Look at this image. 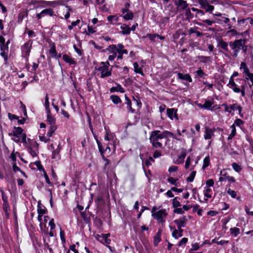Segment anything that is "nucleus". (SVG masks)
Wrapping results in <instances>:
<instances>
[{
    "label": "nucleus",
    "instance_id": "obj_58",
    "mask_svg": "<svg viewBox=\"0 0 253 253\" xmlns=\"http://www.w3.org/2000/svg\"><path fill=\"white\" fill-rule=\"evenodd\" d=\"M206 184L207 185L206 187H212L214 184V181L212 179H209L206 181Z\"/></svg>",
    "mask_w": 253,
    "mask_h": 253
},
{
    "label": "nucleus",
    "instance_id": "obj_29",
    "mask_svg": "<svg viewBox=\"0 0 253 253\" xmlns=\"http://www.w3.org/2000/svg\"><path fill=\"white\" fill-rule=\"evenodd\" d=\"M125 100H126L125 103L127 105V109L128 110V111L132 113H135V110L133 109L131 107V100L126 96V95H125Z\"/></svg>",
    "mask_w": 253,
    "mask_h": 253
},
{
    "label": "nucleus",
    "instance_id": "obj_19",
    "mask_svg": "<svg viewBox=\"0 0 253 253\" xmlns=\"http://www.w3.org/2000/svg\"><path fill=\"white\" fill-rule=\"evenodd\" d=\"M178 78L180 80H183L188 81L189 83L192 82V79L188 74H182L181 73H177Z\"/></svg>",
    "mask_w": 253,
    "mask_h": 253
},
{
    "label": "nucleus",
    "instance_id": "obj_59",
    "mask_svg": "<svg viewBox=\"0 0 253 253\" xmlns=\"http://www.w3.org/2000/svg\"><path fill=\"white\" fill-rule=\"evenodd\" d=\"M3 209L5 212H7L10 210V207L8 205V203H3Z\"/></svg>",
    "mask_w": 253,
    "mask_h": 253
},
{
    "label": "nucleus",
    "instance_id": "obj_54",
    "mask_svg": "<svg viewBox=\"0 0 253 253\" xmlns=\"http://www.w3.org/2000/svg\"><path fill=\"white\" fill-rule=\"evenodd\" d=\"M107 20L109 23L114 24L118 20L117 17H107Z\"/></svg>",
    "mask_w": 253,
    "mask_h": 253
},
{
    "label": "nucleus",
    "instance_id": "obj_41",
    "mask_svg": "<svg viewBox=\"0 0 253 253\" xmlns=\"http://www.w3.org/2000/svg\"><path fill=\"white\" fill-rule=\"evenodd\" d=\"M180 200L179 198L175 197L172 200V206L174 208L180 207L181 206V205L179 201Z\"/></svg>",
    "mask_w": 253,
    "mask_h": 253
},
{
    "label": "nucleus",
    "instance_id": "obj_37",
    "mask_svg": "<svg viewBox=\"0 0 253 253\" xmlns=\"http://www.w3.org/2000/svg\"><path fill=\"white\" fill-rule=\"evenodd\" d=\"M134 71L136 73L139 74L142 76L144 75L143 72L141 68L139 67V65L137 62L133 63Z\"/></svg>",
    "mask_w": 253,
    "mask_h": 253
},
{
    "label": "nucleus",
    "instance_id": "obj_48",
    "mask_svg": "<svg viewBox=\"0 0 253 253\" xmlns=\"http://www.w3.org/2000/svg\"><path fill=\"white\" fill-rule=\"evenodd\" d=\"M210 163V157L209 156L205 157L203 161V169H204L208 167Z\"/></svg>",
    "mask_w": 253,
    "mask_h": 253
},
{
    "label": "nucleus",
    "instance_id": "obj_18",
    "mask_svg": "<svg viewBox=\"0 0 253 253\" xmlns=\"http://www.w3.org/2000/svg\"><path fill=\"white\" fill-rule=\"evenodd\" d=\"M130 6V4L129 3H126L125 4V8H123L122 10L123 14L124 16H133V14L132 12L129 10V7Z\"/></svg>",
    "mask_w": 253,
    "mask_h": 253
},
{
    "label": "nucleus",
    "instance_id": "obj_56",
    "mask_svg": "<svg viewBox=\"0 0 253 253\" xmlns=\"http://www.w3.org/2000/svg\"><path fill=\"white\" fill-rule=\"evenodd\" d=\"M48 225H49V226L50 227L51 230H53V229H55L56 226H55V224L54 223V219L53 218H51L50 220V221H49V223H48Z\"/></svg>",
    "mask_w": 253,
    "mask_h": 253
},
{
    "label": "nucleus",
    "instance_id": "obj_11",
    "mask_svg": "<svg viewBox=\"0 0 253 253\" xmlns=\"http://www.w3.org/2000/svg\"><path fill=\"white\" fill-rule=\"evenodd\" d=\"M177 110L174 108L168 109L167 112L168 117L171 120H173L174 118L178 120V118L177 114Z\"/></svg>",
    "mask_w": 253,
    "mask_h": 253
},
{
    "label": "nucleus",
    "instance_id": "obj_50",
    "mask_svg": "<svg viewBox=\"0 0 253 253\" xmlns=\"http://www.w3.org/2000/svg\"><path fill=\"white\" fill-rule=\"evenodd\" d=\"M188 242V239L187 238H183L178 243L177 246H185L186 244Z\"/></svg>",
    "mask_w": 253,
    "mask_h": 253
},
{
    "label": "nucleus",
    "instance_id": "obj_7",
    "mask_svg": "<svg viewBox=\"0 0 253 253\" xmlns=\"http://www.w3.org/2000/svg\"><path fill=\"white\" fill-rule=\"evenodd\" d=\"M33 42L29 40L21 47L22 55L26 59H28L31 51Z\"/></svg>",
    "mask_w": 253,
    "mask_h": 253
},
{
    "label": "nucleus",
    "instance_id": "obj_49",
    "mask_svg": "<svg viewBox=\"0 0 253 253\" xmlns=\"http://www.w3.org/2000/svg\"><path fill=\"white\" fill-rule=\"evenodd\" d=\"M244 124V122L240 119H237L234 121V124H233L234 126H237L241 127L242 125Z\"/></svg>",
    "mask_w": 253,
    "mask_h": 253
},
{
    "label": "nucleus",
    "instance_id": "obj_46",
    "mask_svg": "<svg viewBox=\"0 0 253 253\" xmlns=\"http://www.w3.org/2000/svg\"><path fill=\"white\" fill-rule=\"evenodd\" d=\"M196 173V171H193L192 172H191L189 176L187 178V181L189 182H193L195 177Z\"/></svg>",
    "mask_w": 253,
    "mask_h": 253
},
{
    "label": "nucleus",
    "instance_id": "obj_14",
    "mask_svg": "<svg viewBox=\"0 0 253 253\" xmlns=\"http://www.w3.org/2000/svg\"><path fill=\"white\" fill-rule=\"evenodd\" d=\"M174 3L178 9H185L188 6V4L186 0H174Z\"/></svg>",
    "mask_w": 253,
    "mask_h": 253
},
{
    "label": "nucleus",
    "instance_id": "obj_36",
    "mask_svg": "<svg viewBox=\"0 0 253 253\" xmlns=\"http://www.w3.org/2000/svg\"><path fill=\"white\" fill-rule=\"evenodd\" d=\"M97 144H98V148H99V151L101 153L102 158L106 162V163L105 164V167H106L107 166V165H108L109 164V160L108 159H107V158H106L104 157V156L102 154L103 151H102V149L101 143L100 142H98V141H97Z\"/></svg>",
    "mask_w": 253,
    "mask_h": 253
},
{
    "label": "nucleus",
    "instance_id": "obj_52",
    "mask_svg": "<svg viewBox=\"0 0 253 253\" xmlns=\"http://www.w3.org/2000/svg\"><path fill=\"white\" fill-rule=\"evenodd\" d=\"M60 239L62 241V243L63 244L65 243L66 239H65V233H64V231L62 230L61 229V228H60Z\"/></svg>",
    "mask_w": 253,
    "mask_h": 253
},
{
    "label": "nucleus",
    "instance_id": "obj_5",
    "mask_svg": "<svg viewBox=\"0 0 253 253\" xmlns=\"http://www.w3.org/2000/svg\"><path fill=\"white\" fill-rule=\"evenodd\" d=\"M109 66L108 61L101 62L99 66L96 68V70L98 72V75H100V78H105L111 75L112 69L109 68Z\"/></svg>",
    "mask_w": 253,
    "mask_h": 253
},
{
    "label": "nucleus",
    "instance_id": "obj_47",
    "mask_svg": "<svg viewBox=\"0 0 253 253\" xmlns=\"http://www.w3.org/2000/svg\"><path fill=\"white\" fill-rule=\"evenodd\" d=\"M121 29L122 30V33L124 35H128L130 32V28L126 26H121Z\"/></svg>",
    "mask_w": 253,
    "mask_h": 253
},
{
    "label": "nucleus",
    "instance_id": "obj_1",
    "mask_svg": "<svg viewBox=\"0 0 253 253\" xmlns=\"http://www.w3.org/2000/svg\"><path fill=\"white\" fill-rule=\"evenodd\" d=\"M168 137H171L177 140L181 141V139L179 137L176 136L169 131L164 130L161 131L158 130H153L151 132L149 140L153 147L158 148H162L163 146L162 143L160 141V140Z\"/></svg>",
    "mask_w": 253,
    "mask_h": 253
},
{
    "label": "nucleus",
    "instance_id": "obj_8",
    "mask_svg": "<svg viewBox=\"0 0 253 253\" xmlns=\"http://www.w3.org/2000/svg\"><path fill=\"white\" fill-rule=\"evenodd\" d=\"M38 148L39 144L36 142H33L32 146H29L28 147V151L32 156V157L34 158L38 157Z\"/></svg>",
    "mask_w": 253,
    "mask_h": 253
},
{
    "label": "nucleus",
    "instance_id": "obj_12",
    "mask_svg": "<svg viewBox=\"0 0 253 253\" xmlns=\"http://www.w3.org/2000/svg\"><path fill=\"white\" fill-rule=\"evenodd\" d=\"M240 69L243 72V74L246 77H248L251 75L252 73L250 72L249 69L247 66L246 63L244 62H242L240 64Z\"/></svg>",
    "mask_w": 253,
    "mask_h": 253
},
{
    "label": "nucleus",
    "instance_id": "obj_51",
    "mask_svg": "<svg viewBox=\"0 0 253 253\" xmlns=\"http://www.w3.org/2000/svg\"><path fill=\"white\" fill-rule=\"evenodd\" d=\"M9 42V41H8L6 43L0 44V51H8V44Z\"/></svg>",
    "mask_w": 253,
    "mask_h": 253
},
{
    "label": "nucleus",
    "instance_id": "obj_27",
    "mask_svg": "<svg viewBox=\"0 0 253 253\" xmlns=\"http://www.w3.org/2000/svg\"><path fill=\"white\" fill-rule=\"evenodd\" d=\"M230 109H231V111H236L238 110L239 112V114L240 116H242L241 115L242 111V107L239 105L238 103H234L232 105H230Z\"/></svg>",
    "mask_w": 253,
    "mask_h": 253
},
{
    "label": "nucleus",
    "instance_id": "obj_35",
    "mask_svg": "<svg viewBox=\"0 0 253 253\" xmlns=\"http://www.w3.org/2000/svg\"><path fill=\"white\" fill-rule=\"evenodd\" d=\"M230 232L232 236L236 237L240 233V230L239 228L233 227L230 228Z\"/></svg>",
    "mask_w": 253,
    "mask_h": 253
},
{
    "label": "nucleus",
    "instance_id": "obj_30",
    "mask_svg": "<svg viewBox=\"0 0 253 253\" xmlns=\"http://www.w3.org/2000/svg\"><path fill=\"white\" fill-rule=\"evenodd\" d=\"M110 99L113 103L116 105L122 103V100L120 97L116 95H112L110 96Z\"/></svg>",
    "mask_w": 253,
    "mask_h": 253
},
{
    "label": "nucleus",
    "instance_id": "obj_57",
    "mask_svg": "<svg viewBox=\"0 0 253 253\" xmlns=\"http://www.w3.org/2000/svg\"><path fill=\"white\" fill-rule=\"evenodd\" d=\"M44 106L45 107V112L46 113H49L50 110L49 108V101L46 102L44 101Z\"/></svg>",
    "mask_w": 253,
    "mask_h": 253
},
{
    "label": "nucleus",
    "instance_id": "obj_20",
    "mask_svg": "<svg viewBox=\"0 0 253 253\" xmlns=\"http://www.w3.org/2000/svg\"><path fill=\"white\" fill-rule=\"evenodd\" d=\"M205 109L212 111V105L214 104V99L211 98V100H206L205 102Z\"/></svg>",
    "mask_w": 253,
    "mask_h": 253
},
{
    "label": "nucleus",
    "instance_id": "obj_28",
    "mask_svg": "<svg viewBox=\"0 0 253 253\" xmlns=\"http://www.w3.org/2000/svg\"><path fill=\"white\" fill-rule=\"evenodd\" d=\"M36 10L34 8H30L29 9H27L25 12V13L22 16H36Z\"/></svg>",
    "mask_w": 253,
    "mask_h": 253
},
{
    "label": "nucleus",
    "instance_id": "obj_64",
    "mask_svg": "<svg viewBox=\"0 0 253 253\" xmlns=\"http://www.w3.org/2000/svg\"><path fill=\"white\" fill-rule=\"evenodd\" d=\"M177 170L178 167L177 166H172L169 168L168 171L169 172H173L176 171Z\"/></svg>",
    "mask_w": 253,
    "mask_h": 253
},
{
    "label": "nucleus",
    "instance_id": "obj_39",
    "mask_svg": "<svg viewBox=\"0 0 253 253\" xmlns=\"http://www.w3.org/2000/svg\"><path fill=\"white\" fill-rule=\"evenodd\" d=\"M218 45L223 49H224L225 51L229 52V49L228 48V43L221 40L219 41L218 43Z\"/></svg>",
    "mask_w": 253,
    "mask_h": 253
},
{
    "label": "nucleus",
    "instance_id": "obj_55",
    "mask_svg": "<svg viewBox=\"0 0 253 253\" xmlns=\"http://www.w3.org/2000/svg\"><path fill=\"white\" fill-rule=\"evenodd\" d=\"M112 138V134L109 131H106L105 135L104 136V139L106 141H110Z\"/></svg>",
    "mask_w": 253,
    "mask_h": 253
},
{
    "label": "nucleus",
    "instance_id": "obj_32",
    "mask_svg": "<svg viewBox=\"0 0 253 253\" xmlns=\"http://www.w3.org/2000/svg\"><path fill=\"white\" fill-rule=\"evenodd\" d=\"M167 181L171 185H173L176 186H180V183L178 181V179L177 178H174L172 177H169L168 178Z\"/></svg>",
    "mask_w": 253,
    "mask_h": 253
},
{
    "label": "nucleus",
    "instance_id": "obj_31",
    "mask_svg": "<svg viewBox=\"0 0 253 253\" xmlns=\"http://www.w3.org/2000/svg\"><path fill=\"white\" fill-rule=\"evenodd\" d=\"M42 16L44 15L47 16H56L53 14V9L51 8H46L42 10Z\"/></svg>",
    "mask_w": 253,
    "mask_h": 253
},
{
    "label": "nucleus",
    "instance_id": "obj_24",
    "mask_svg": "<svg viewBox=\"0 0 253 253\" xmlns=\"http://www.w3.org/2000/svg\"><path fill=\"white\" fill-rule=\"evenodd\" d=\"M32 3L35 6L34 8L36 10V16H42V7L39 6V1H32Z\"/></svg>",
    "mask_w": 253,
    "mask_h": 253
},
{
    "label": "nucleus",
    "instance_id": "obj_23",
    "mask_svg": "<svg viewBox=\"0 0 253 253\" xmlns=\"http://www.w3.org/2000/svg\"><path fill=\"white\" fill-rule=\"evenodd\" d=\"M214 130L211 128H206L204 134V138L205 139H211L214 135Z\"/></svg>",
    "mask_w": 253,
    "mask_h": 253
},
{
    "label": "nucleus",
    "instance_id": "obj_40",
    "mask_svg": "<svg viewBox=\"0 0 253 253\" xmlns=\"http://www.w3.org/2000/svg\"><path fill=\"white\" fill-rule=\"evenodd\" d=\"M49 53L51 54L52 57H55L57 55V52L56 50L55 45L54 43H53L49 50Z\"/></svg>",
    "mask_w": 253,
    "mask_h": 253
},
{
    "label": "nucleus",
    "instance_id": "obj_44",
    "mask_svg": "<svg viewBox=\"0 0 253 253\" xmlns=\"http://www.w3.org/2000/svg\"><path fill=\"white\" fill-rule=\"evenodd\" d=\"M118 46L119 47V53H122L123 54H127L128 53L127 50L124 48V46L122 44H118Z\"/></svg>",
    "mask_w": 253,
    "mask_h": 253
},
{
    "label": "nucleus",
    "instance_id": "obj_9",
    "mask_svg": "<svg viewBox=\"0 0 253 253\" xmlns=\"http://www.w3.org/2000/svg\"><path fill=\"white\" fill-rule=\"evenodd\" d=\"M187 221V218L185 216H183L178 219H175L173 222L176 224L177 228L182 229V228L185 226Z\"/></svg>",
    "mask_w": 253,
    "mask_h": 253
},
{
    "label": "nucleus",
    "instance_id": "obj_16",
    "mask_svg": "<svg viewBox=\"0 0 253 253\" xmlns=\"http://www.w3.org/2000/svg\"><path fill=\"white\" fill-rule=\"evenodd\" d=\"M212 191L211 188L208 187H205L204 190V195L206 198L204 199V201L207 202L208 199L211 198L212 197Z\"/></svg>",
    "mask_w": 253,
    "mask_h": 253
},
{
    "label": "nucleus",
    "instance_id": "obj_38",
    "mask_svg": "<svg viewBox=\"0 0 253 253\" xmlns=\"http://www.w3.org/2000/svg\"><path fill=\"white\" fill-rule=\"evenodd\" d=\"M97 240L102 244L106 246L109 249H111V247L109 245L111 243V240L110 239L107 238H102V240H100L98 239Z\"/></svg>",
    "mask_w": 253,
    "mask_h": 253
},
{
    "label": "nucleus",
    "instance_id": "obj_6",
    "mask_svg": "<svg viewBox=\"0 0 253 253\" xmlns=\"http://www.w3.org/2000/svg\"><path fill=\"white\" fill-rule=\"evenodd\" d=\"M235 81L241 84L240 93L242 97H244L246 93H250L252 86L250 83L247 82L246 80L236 79Z\"/></svg>",
    "mask_w": 253,
    "mask_h": 253
},
{
    "label": "nucleus",
    "instance_id": "obj_45",
    "mask_svg": "<svg viewBox=\"0 0 253 253\" xmlns=\"http://www.w3.org/2000/svg\"><path fill=\"white\" fill-rule=\"evenodd\" d=\"M195 73L198 77L203 79L205 78L207 76L206 74L201 70V68H199L198 70L195 72Z\"/></svg>",
    "mask_w": 253,
    "mask_h": 253
},
{
    "label": "nucleus",
    "instance_id": "obj_17",
    "mask_svg": "<svg viewBox=\"0 0 253 253\" xmlns=\"http://www.w3.org/2000/svg\"><path fill=\"white\" fill-rule=\"evenodd\" d=\"M183 230L181 228L174 229L172 232V236L175 239H178L179 238L183 236L182 233Z\"/></svg>",
    "mask_w": 253,
    "mask_h": 253
},
{
    "label": "nucleus",
    "instance_id": "obj_53",
    "mask_svg": "<svg viewBox=\"0 0 253 253\" xmlns=\"http://www.w3.org/2000/svg\"><path fill=\"white\" fill-rule=\"evenodd\" d=\"M227 193L233 198H235L237 196V192L231 189H229Z\"/></svg>",
    "mask_w": 253,
    "mask_h": 253
},
{
    "label": "nucleus",
    "instance_id": "obj_4",
    "mask_svg": "<svg viewBox=\"0 0 253 253\" xmlns=\"http://www.w3.org/2000/svg\"><path fill=\"white\" fill-rule=\"evenodd\" d=\"M157 210V208L156 207L152 208L151 210L152 216L158 223L163 224L166 221L168 213L165 209H161L158 211Z\"/></svg>",
    "mask_w": 253,
    "mask_h": 253
},
{
    "label": "nucleus",
    "instance_id": "obj_60",
    "mask_svg": "<svg viewBox=\"0 0 253 253\" xmlns=\"http://www.w3.org/2000/svg\"><path fill=\"white\" fill-rule=\"evenodd\" d=\"M161 241V238L159 237V235H156L154 239V244L155 246H157Z\"/></svg>",
    "mask_w": 253,
    "mask_h": 253
},
{
    "label": "nucleus",
    "instance_id": "obj_61",
    "mask_svg": "<svg viewBox=\"0 0 253 253\" xmlns=\"http://www.w3.org/2000/svg\"><path fill=\"white\" fill-rule=\"evenodd\" d=\"M190 164H191V158L190 157H188L187 158L186 162H185V168L186 169H188L190 167Z\"/></svg>",
    "mask_w": 253,
    "mask_h": 253
},
{
    "label": "nucleus",
    "instance_id": "obj_2",
    "mask_svg": "<svg viewBox=\"0 0 253 253\" xmlns=\"http://www.w3.org/2000/svg\"><path fill=\"white\" fill-rule=\"evenodd\" d=\"M246 40H236L233 42L229 43V46L233 50L232 56L234 58L237 57L240 50L242 49L244 51L247 50L245 47Z\"/></svg>",
    "mask_w": 253,
    "mask_h": 253
},
{
    "label": "nucleus",
    "instance_id": "obj_33",
    "mask_svg": "<svg viewBox=\"0 0 253 253\" xmlns=\"http://www.w3.org/2000/svg\"><path fill=\"white\" fill-rule=\"evenodd\" d=\"M197 58L199 59L200 62L203 63H206L208 62L211 61V57L210 56H199L197 57Z\"/></svg>",
    "mask_w": 253,
    "mask_h": 253
},
{
    "label": "nucleus",
    "instance_id": "obj_26",
    "mask_svg": "<svg viewBox=\"0 0 253 253\" xmlns=\"http://www.w3.org/2000/svg\"><path fill=\"white\" fill-rule=\"evenodd\" d=\"M37 211L38 213V220L40 221L42 220V217H43V214L46 213V210L38 206Z\"/></svg>",
    "mask_w": 253,
    "mask_h": 253
},
{
    "label": "nucleus",
    "instance_id": "obj_43",
    "mask_svg": "<svg viewBox=\"0 0 253 253\" xmlns=\"http://www.w3.org/2000/svg\"><path fill=\"white\" fill-rule=\"evenodd\" d=\"M231 166L233 169L237 172H240L242 170V167L236 163H233Z\"/></svg>",
    "mask_w": 253,
    "mask_h": 253
},
{
    "label": "nucleus",
    "instance_id": "obj_62",
    "mask_svg": "<svg viewBox=\"0 0 253 253\" xmlns=\"http://www.w3.org/2000/svg\"><path fill=\"white\" fill-rule=\"evenodd\" d=\"M213 9H214V6L212 5H210L209 3H208L205 11L206 12H210V13H211V12Z\"/></svg>",
    "mask_w": 253,
    "mask_h": 253
},
{
    "label": "nucleus",
    "instance_id": "obj_25",
    "mask_svg": "<svg viewBox=\"0 0 253 253\" xmlns=\"http://www.w3.org/2000/svg\"><path fill=\"white\" fill-rule=\"evenodd\" d=\"M47 114V122L50 126H55L56 119L55 118L52 116L51 113V111H50L49 113H46Z\"/></svg>",
    "mask_w": 253,
    "mask_h": 253
},
{
    "label": "nucleus",
    "instance_id": "obj_13",
    "mask_svg": "<svg viewBox=\"0 0 253 253\" xmlns=\"http://www.w3.org/2000/svg\"><path fill=\"white\" fill-rule=\"evenodd\" d=\"M186 155V150L185 149H182L180 155L178 157L177 159L173 160V163L177 165L183 163Z\"/></svg>",
    "mask_w": 253,
    "mask_h": 253
},
{
    "label": "nucleus",
    "instance_id": "obj_3",
    "mask_svg": "<svg viewBox=\"0 0 253 253\" xmlns=\"http://www.w3.org/2000/svg\"><path fill=\"white\" fill-rule=\"evenodd\" d=\"M23 129L20 127H14L13 132L9 133L11 136V139L14 142L27 143L26 134L23 133Z\"/></svg>",
    "mask_w": 253,
    "mask_h": 253
},
{
    "label": "nucleus",
    "instance_id": "obj_34",
    "mask_svg": "<svg viewBox=\"0 0 253 253\" xmlns=\"http://www.w3.org/2000/svg\"><path fill=\"white\" fill-rule=\"evenodd\" d=\"M49 219V217L47 215L44 216L42 218V220L40 221H39L40 222V226L41 228V229L42 230L43 227L46 226V223L47 222L48 219Z\"/></svg>",
    "mask_w": 253,
    "mask_h": 253
},
{
    "label": "nucleus",
    "instance_id": "obj_15",
    "mask_svg": "<svg viewBox=\"0 0 253 253\" xmlns=\"http://www.w3.org/2000/svg\"><path fill=\"white\" fill-rule=\"evenodd\" d=\"M109 52L110 54L117 55V53H119V47L117 45L111 44L106 49Z\"/></svg>",
    "mask_w": 253,
    "mask_h": 253
},
{
    "label": "nucleus",
    "instance_id": "obj_42",
    "mask_svg": "<svg viewBox=\"0 0 253 253\" xmlns=\"http://www.w3.org/2000/svg\"><path fill=\"white\" fill-rule=\"evenodd\" d=\"M57 127L56 126H50L49 130L47 133V136L48 137H51L53 133L56 130Z\"/></svg>",
    "mask_w": 253,
    "mask_h": 253
},
{
    "label": "nucleus",
    "instance_id": "obj_10",
    "mask_svg": "<svg viewBox=\"0 0 253 253\" xmlns=\"http://www.w3.org/2000/svg\"><path fill=\"white\" fill-rule=\"evenodd\" d=\"M227 86L231 88L233 91L235 93H240V85L236 84L234 79L232 78H230L229 83L227 84Z\"/></svg>",
    "mask_w": 253,
    "mask_h": 253
},
{
    "label": "nucleus",
    "instance_id": "obj_21",
    "mask_svg": "<svg viewBox=\"0 0 253 253\" xmlns=\"http://www.w3.org/2000/svg\"><path fill=\"white\" fill-rule=\"evenodd\" d=\"M63 60L69 65H76L77 62L70 56L67 54H64L62 56Z\"/></svg>",
    "mask_w": 253,
    "mask_h": 253
},
{
    "label": "nucleus",
    "instance_id": "obj_63",
    "mask_svg": "<svg viewBox=\"0 0 253 253\" xmlns=\"http://www.w3.org/2000/svg\"><path fill=\"white\" fill-rule=\"evenodd\" d=\"M173 212L174 213H178V214H183L184 213V211L183 210V209L180 208H174Z\"/></svg>",
    "mask_w": 253,
    "mask_h": 253
},
{
    "label": "nucleus",
    "instance_id": "obj_22",
    "mask_svg": "<svg viewBox=\"0 0 253 253\" xmlns=\"http://www.w3.org/2000/svg\"><path fill=\"white\" fill-rule=\"evenodd\" d=\"M117 86L115 87H112L110 88V92H120L121 93H124L125 91V89L119 84L116 83Z\"/></svg>",
    "mask_w": 253,
    "mask_h": 253
}]
</instances>
